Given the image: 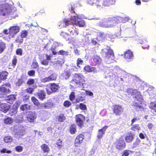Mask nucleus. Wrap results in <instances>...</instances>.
Listing matches in <instances>:
<instances>
[{
  "label": "nucleus",
  "instance_id": "obj_24",
  "mask_svg": "<svg viewBox=\"0 0 156 156\" xmlns=\"http://www.w3.org/2000/svg\"><path fill=\"white\" fill-rule=\"evenodd\" d=\"M83 139L84 136L83 134L79 135L76 137L75 140V144L82 143Z\"/></svg>",
  "mask_w": 156,
  "mask_h": 156
},
{
  "label": "nucleus",
  "instance_id": "obj_21",
  "mask_svg": "<svg viewBox=\"0 0 156 156\" xmlns=\"http://www.w3.org/2000/svg\"><path fill=\"white\" fill-rule=\"evenodd\" d=\"M88 3L91 5H95L97 6L98 8L100 7L101 5L100 4V0H87Z\"/></svg>",
  "mask_w": 156,
  "mask_h": 156
},
{
  "label": "nucleus",
  "instance_id": "obj_53",
  "mask_svg": "<svg viewBox=\"0 0 156 156\" xmlns=\"http://www.w3.org/2000/svg\"><path fill=\"white\" fill-rule=\"evenodd\" d=\"M22 50L21 48L18 49L16 51V54L17 55H22Z\"/></svg>",
  "mask_w": 156,
  "mask_h": 156
},
{
  "label": "nucleus",
  "instance_id": "obj_62",
  "mask_svg": "<svg viewBox=\"0 0 156 156\" xmlns=\"http://www.w3.org/2000/svg\"><path fill=\"white\" fill-rule=\"evenodd\" d=\"M62 141L60 140H59L58 141V142H57V144L58 146V147L60 148L62 146Z\"/></svg>",
  "mask_w": 156,
  "mask_h": 156
},
{
  "label": "nucleus",
  "instance_id": "obj_37",
  "mask_svg": "<svg viewBox=\"0 0 156 156\" xmlns=\"http://www.w3.org/2000/svg\"><path fill=\"white\" fill-rule=\"evenodd\" d=\"M4 122L6 124H10L13 122V119L10 117L7 118L4 120Z\"/></svg>",
  "mask_w": 156,
  "mask_h": 156
},
{
  "label": "nucleus",
  "instance_id": "obj_5",
  "mask_svg": "<svg viewBox=\"0 0 156 156\" xmlns=\"http://www.w3.org/2000/svg\"><path fill=\"white\" fill-rule=\"evenodd\" d=\"M82 18H83V15H78L74 13L71 17L72 24L78 25L80 27L84 26L85 23L83 20L81 19Z\"/></svg>",
  "mask_w": 156,
  "mask_h": 156
},
{
  "label": "nucleus",
  "instance_id": "obj_56",
  "mask_svg": "<svg viewBox=\"0 0 156 156\" xmlns=\"http://www.w3.org/2000/svg\"><path fill=\"white\" fill-rule=\"evenodd\" d=\"M34 80L33 79L29 80L27 82V84L29 85H31L34 83Z\"/></svg>",
  "mask_w": 156,
  "mask_h": 156
},
{
  "label": "nucleus",
  "instance_id": "obj_15",
  "mask_svg": "<svg viewBox=\"0 0 156 156\" xmlns=\"http://www.w3.org/2000/svg\"><path fill=\"white\" fill-rule=\"evenodd\" d=\"M58 88V85L53 83L51 84L50 88L49 89H47L46 90L48 94H50L52 92H56L57 91Z\"/></svg>",
  "mask_w": 156,
  "mask_h": 156
},
{
  "label": "nucleus",
  "instance_id": "obj_49",
  "mask_svg": "<svg viewBox=\"0 0 156 156\" xmlns=\"http://www.w3.org/2000/svg\"><path fill=\"white\" fill-rule=\"evenodd\" d=\"M140 141V140L139 138H137L136 141L134 142L133 145L135 147L138 145L139 144Z\"/></svg>",
  "mask_w": 156,
  "mask_h": 156
},
{
  "label": "nucleus",
  "instance_id": "obj_16",
  "mask_svg": "<svg viewBox=\"0 0 156 156\" xmlns=\"http://www.w3.org/2000/svg\"><path fill=\"white\" fill-rule=\"evenodd\" d=\"M10 108V105L6 103L0 104V111L4 113L8 112Z\"/></svg>",
  "mask_w": 156,
  "mask_h": 156
},
{
  "label": "nucleus",
  "instance_id": "obj_1",
  "mask_svg": "<svg viewBox=\"0 0 156 156\" xmlns=\"http://www.w3.org/2000/svg\"><path fill=\"white\" fill-rule=\"evenodd\" d=\"M128 93L129 94L135 95V101L132 104L133 108L137 111H139L142 108L141 102L143 100L142 96L140 92L136 90H133L129 89L128 90Z\"/></svg>",
  "mask_w": 156,
  "mask_h": 156
},
{
  "label": "nucleus",
  "instance_id": "obj_48",
  "mask_svg": "<svg viewBox=\"0 0 156 156\" xmlns=\"http://www.w3.org/2000/svg\"><path fill=\"white\" fill-rule=\"evenodd\" d=\"M59 54L62 55H66L68 54V52L66 51H63L61 50L59 51Z\"/></svg>",
  "mask_w": 156,
  "mask_h": 156
},
{
  "label": "nucleus",
  "instance_id": "obj_44",
  "mask_svg": "<svg viewBox=\"0 0 156 156\" xmlns=\"http://www.w3.org/2000/svg\"><path fill=\"white\" fill-rule=\"evenodd\" d=\"M150 105L151 109L156 112V103H155L152 102L151 103Z\"/></svg>",
  "mask_w": 156,
  "mask_h": 156
},
{
  "label": "nucleus",
  "instance_id": "obj_10",
  "mask_svg": "<svg viewBox=\"0 0 156 156\" xmlns=\"http://www.w3.org/2000/svg\"><path fill=\"white\" fill-rule=\"evenodd\" d=\"M113 112L116 115H120L123 112V109L119 105H115L113 106Z\"/></svg>",
  "mask_w": 156,
  "mask_h": 156
},
{
  "label": "nucleus",
  "instance_id": "obj_61",
  "mask_svg": "<svg viewBox=\"0 0 156 156\" xmlns=\"http://www.w3.org/2000/svg\"><path fill=\"white\" fill-rule=\"evenodd\" d=\"M70 76V74L68 73H66L64 74V76L65 79L66 80L69 79Z\"/></svg>",
  "mask_w": 156,
  "mask_h": 156
},
{
  "label": "nucleus",
  "instance_id": "obj_58",
  "mask_svg": "<svg viewBox=\"0 0 156 156\" xmlns=\"http://www.w3.org/2000/svg\"><path fill=\"white\" fill-rule=\"evenodd\" d=\"M84 100L83 98L82 97H79L76 99V101L77 102H79L80 101H82Z\"/></svg>",
  "mask_w": 156,
  "mask_h": 156
},
{
  "label": "nucleus",
  "instance_id": "obj_50",
  "mask_svg": "<svg viewBox=\"0 0 156 156\" xmlns=\"http://www.w3.org/2000/svg\"><path fill=\"white\" fill-rule=\"evenodd\" d=\"M64 106L65 107H69L71 105V103L69 101H65L64 103Z\"/></svg>",
  "mask_w": 156,
  "mask_h": 156
},
{
  "label": "nucleus",
  "instance_id": "obj_39",
  "mask_svg": "<svg viewBox=\"0 0 156 156\" xmlns=\"http://www.w3.org/2000/svg\"><path fill=\"white\" fill-rule=\"evenodd\" d=\"M125 139L126 141L127 142H130L132 141L133 139V136L131 135L128 136H126Z\"/></svg>",
  "mask_w": 156,
  "mask_h": 156
},
{
  "label": "nucleus",
  "instance_id": "obj_6",
  "mask_svg": "<svg viewBox=\"0 0 156 156\" xmlns=\"http://www.w3.org/2000/svg\"><path fill=\"white\" fill-rule=\"evenodd\" d=\"M84 77L81 74L75 73L74 74L73 80L77 84L80 85L81 88H84L85 85Z\"/></svg>",
  "mask_w": 156,
  "mask_h": 156
},
{
  "label": "nucleus",
  "instance_id": "obj_28",
  "mask_svg": "<svg viewBox=\"0 0 156 156\" xmlns=\"http://www.w3.org/2000/svg\"><path fill=\"white\" fill-rule=\"evenodd\" d=\"M6 99L7 101V102L12 103L13 101L15 100L16 97L13 94L7 96Z\"/></svg>",
  "mask_w": 156,
  "mask_h": 156
},
{
  "label": "nucleus",
  "instance_id": "obj_11",
  "mask_svg": "<svg viewBox=\"0 0 156 156\" xmlns=\"http://www.w3.org/2000/svg\"><path fill=\"white\" fill-rule=\"evenodd\" d=\"M25 133V131L24 128L23 127H20L16 131L14 134L15 137L17 138L22 137Z\"/></svg>",
  "mask_w": 156,
  "mask_h": 156
},
{
  "label": "nucleus",
  "instance_id": "obj_17",
  "mask_svg": "<svg viewBox=\"0 0 156 156\" xmlns=\"http://www.w3.org/2000/svg\"><path fill=\"white\" fill-rule=\"evenodd\" d=\"M72 24L71 19L69 20L65 19L62 21H61L58 23V25L61 27H66L69 24Z\"/></svg>",
  "mask_w": 156,
  "mask_h": 156
},
{
  "label": "nucleus",
  "instance_id": "obj_52",
  "mask_svg": "<svg viewBox=\"0 0 156 156\" xmlns=\"http://www.w3.org/2000/svg\"><path fill=\"white\" fill-rule=\"evenodd\" d=\"M35 73V71L33 70H31L29 71L28 73V74L30 76H33Z\"/></svg>",
  "mask_w": 156,
  "mask_h": 156
},
{
  "label": "nucleus",
  "instance_id": "obj_38",
  "mask_svg": "<svg viewBox=\"0 0 156 156\" xmlns=\"http://www.w3.org/2000/svg\"><path fill=\"white\" fill-rule=\"evenodd\" d=\"M76 131V126L73 125L71 126L70 129V132L72 134H73L75 133Z\"/></svg>",
  "mask_w": 156,
  "mask_h": 156
},
{
  "label": "nucleus",
  "instance_id": "obj_22",
  "mask_svg": "<svg viewBox=\"0 0 156 156\" xmlns=\"http://www.w3.org/2000/svg\"><path fill=\"white\" fill-rule=\"evenodd\" d=\"M108 127V126H105L102 129H100L98 130L97 136V137L98 138H100L102 137L103 134L105 133V131Z\"/></svg>",
  "mask_w": 156,
  "mask_h": 156
},
{
  "label": "nucleus",
  "instance_id": "obj_26",
  "mask_svg": "<svg viewBox=\"0 0 156 156\" xmlns=\"http://www.w3.org/2000/svg\"><path fill=\"white\" fill-rule=\"evenodd\" d=\"M38 98L41 100H42L45 98V93L43 90H41L38 94Z\"/></svg>",
  "mask_w": 156,
  "mask_h": 156
},
{
  "label": "nucleus",
  "instance_id": "obj_46",
  "mask_svg": "<svg viewBox=\"0 0 156 156\" xmlns=\"http://www.w3.org/2000/svg\"><path fill=\"white\" fill-rule=\"evenodd\" d=\"M70 100L73 101L75 98V94L74 92H72L69 95Z\"/></svg>",
  "mask_w": 156,
  "mask_h": 156
},
{
  "label": "nucleus",
  "instance_id": "obj_4",
  "mask_svg": "<svg viewBox=\"0 0 156 156\" xmlns=\"http://www.w3.org/2000/svg\"><path fill=\"white\" fill-rule=\"evenodd\" d=\"M102 53L105 55V60L110 63L113 62L114 59V54L113 50L109 47H107L106 48L102 50Z\"/></svg>",
  "mask_w": 156,
  "mask_h": 156
},
{
  "label": "nucleus",
  "instance_id": "obj_23",
  "mask_svg": "<svg viewBox=\"0 0 156 156\" xmlns=\"http://www.w3.org/2000/svg\"><path fill=\"white\" fill-rule=\"evenodd\" d=\"M71 28L69 29L68 31L72 35H76L78 34V30L76 29V30H73V27H74V24H71Z\"/></svg>",
  "mask_w": 156,
  "mask_h": 156
},
{
  "label": "nucleus",
  "instance_id": "obj_3",
  "mask_svg": "<svg viewBox=\"0 0 156 156\" xmlns=\"http://www.w3.org/2000/svg\"><path fill=\"white\" fill-rule=\"evenodd\" d=\"M16 9H11L10 5L9 4H2L0 5V15L2 16H11L13 18L16 17Z\"/></svg>",
  "mask_w": 156,
  "mask_h": 156
},
{
  "label": "nucleus",
  "instance_id": "obj_47",
  "mask_svg": "<svg viewBox=\"0 0 156 156\" xmlns=\"http://www.w3.org/2000/svg\"><path fill=\"white\" fill-rule=\"evenodd\" d=\"M17 59L16 56H14L12 60V66L13 67H14L16 66V63H17Z\"/></svg>",
  "mask_w": 156,
  "mask_h": 156
},
{
  "label": "nucleus",
  "instance_id": "obj_29",
  "mask_svg": "<svg viewBox=\"0 0 156 156\" xmlns=\"http://www.w3.org/2000/svg\"><path fill=\"white\" fill-rule=\"evenodd\" d=\"M93 61L95 63V64H100L101 62V59L98 56H94L93 57Z\"/></svg>",
  "mask_w": 156,
  "mask_h": 156
},
{
  "label": "nucleus",
  "instance_id": "obj_30",
  "mask_svg": "<svg viewBox=\"0 0 156 156\" xmlns=\"http://www.w3.org/2000/svg\"><path fill=\"white\" fill-rule=\"evenodd\" d=\"M8 73L6 71L2 72L0 73V78L1 80H5L8 75Z\"/></svg>",
  "mask_w": 156,
  "mask_h": 156
},
{
  "label": "nucleus",
  "instance_id": "obj_19",
  "mask_svg": "<svg viewBox=\"0 0 156 156\" xmlns=\"http://www.w3.org/2000/svg\"><path fill=\"white\" fill-rule=\"evenodd\" d=\"M83 70L85 71L88 73L93 72L94 73H96L97 72L96 68L91 67L89 65H87L85 66Z\"/></svg>",
  "mask_w": 156,
  "mask_h": 156
},
{
  "label": "nucleus",
  "instance_id": "obj_2",
  "mask_svg": "<svg viewBox=\"0 0 156 156\" xmlns=\"http://www.w3.org/2000/svg\"><path fill=\"white\" fill-rule=\"evenodd\" d=\"M116 19H117L118 20V21H117V23H125L126 21H129V17H126L122 18L120 16L117 17V18H109L107 20L104 19L101 21L100 22L97 23V25L101 27L105 28L111 27H113V25L110 23V22L111 21L115 20Z\"/></svg>",
  "mask_w": 156,
  "mask_h": 156
},
{
  "label": "nucleus",
  "instance_id": "obj_13",
  "mask_svg": "<svg viewBox=\"0 0 156 156\" xmlns=\"http://www.w3.org/2000/svg\"><path fill=\"white\" fill-rule=\"evenodd\" d=\"M57 78V75L55 73H53L51 75L41 80V82L46 83L48 82L51 80H55Z\"/></svg>",
  "mask_w": 156,
  "mask_h": 156
},
{
  "label": "nucleus",
  "instance_id": "obj_57",
  "mask_svg": "<svg viewBox=\"0 0 156 156\" xmlns=\"http://www.w3.org/2000/svg\"><path fill=\"white\" fill-rule=\"evenodd\" d=\"M34 90L33 88L30 87L28 88L27 89V92L29 94H31L32 93Z\"/></svg>",
  "mask_w": 156,
  "mask_h": 156
},
{
  "label": "nucleus",
  "instance_id": "obj_54",
  "mask_svg": "<svg viewBox=\"0 0 156 156\" xmlns=\"http://www.w3.org/2000/svg\"><path fill=\"white\" fill-rule=\"evenodd\" d=\"M41 64L45 66H47L48 65V62L47 60L44 59L41 62Z\"/></svg>",
  "mask_w": 156,
  "mask_h": 156
},
{
  "label": "nucleus",
  "instance_id": "obj_14",
  "mask_svg": "<svg viewBox=\"0 0 156 156\" xmlns=\"http://www.w3.org/2000/svg\"><path fill=\"white\" fill-rule=\"evenodd\" d=\"M37 116L34 112H30L27 116V120L30 122H33L36 119Z\"/></svg>",
  "mask_w": 156,
  "mask_h": 156
},
{
  "label": "nucleus",
  "instance_id": "obj_32",
  "mask_svg": "<svg viewBox=\"0 0 156 156\" xmlns=\"http://www.w3.org/2000/svg\"><path fill=\"white\" fill-rule=\"evenodd\" d=\"M41 148L44 152H48L49 151L48 146L46 144H43L41 146Z\"/></svg>",
  "mask_w": 156,
  "mask_h": 156
},
{
  "label": "nucleus",
  "instance_id": "obj_7",
  "mask_svg": "<svg viewBox=\"0 0 156 156\" xmlns=\"http://www.w3.org/2000/svg\"><path fill=\"white\" fill-rule=\"evenodd\" d=\"M114 144L115 148L119 150L123 149L126 146L123 137L122 136L116 140Z\"/></svg>",
  "mask_w": 156,
  "mask_h": 156
},
{
  "label": "nucleus",
  "instance_id": "obj_33",
  "mask_svg": "<svg viewBox=\"0 0 156 156\" xmlns=\"http://www.w3.org/2000/svg\"><path fill=\"white\" fill-rule=\"evenodd\" d=\"M66 119V117L63 114H61L58 116V120L59 122H63L65 121Z\"/></svg>",
  "mask_w": 156,
  "mask_h": 156
},
{
  "label": "nucleus",
  "instance_id": "obj_8",
  "mask_svg": "<svg viewBox=\"0 0 156 156\" xmlns=\"http://www.w3.org/2000/svg\"><path fill=\"white\" fill-rule=\"evenodd\" d=\"M10 84L7 83L3 85L0 87V95H4L8 94L10 92Z\"/></svg>",
  "mask_w": 156,
  "mask_h": 156
},
{
  "label": "nucleus",
  "instance_id": "obj_41",
  "mask_svg": "<svg viewBox=\"0 0 156 156\" xmlns=\"http://www.w3.org/2000/svg\"><path fill=\"white\" fill-rule=\"evenodd\" d=\"M31 100L35 105L37 106L39 105V102L38 100L34 97H32L31 98Z\"/></svg>",
  "mask_w": 156,
  "mask_h": 156
},
{
  "label": "nucleus",
  "instance_id": "obj_45",
  "mask_svg": "<svg viewBox=\"0 0 156 156\" xmlns=\"http://www.w3.org/2000/svg\"><path fill=\"white\" fill-rule=\"evenodd\" d=\"M17 111L16 109H12L9 112V114L11 116H13L14 114L17 113Z\"/></svg>",
  "mask_w": 156,
  "mask_h": 156
},
{
  "label": "nucleus",
  "instance_id": "obj_20",
  "mask_svg": "<svg viewBox=\"0 0 156 156\" xmlns=\"http://www.w3.org/2000/svg\"><path fill=\"white\" fill-rule=\"evenodd\" d=\"M133 53L130 50H128L125 54V58L128 61H129V59L133 58Z\"/></svg>",
  "mask_w": 156,
  "mask_h": 156
},
{
  "label": "nucleus",
  "instance_id": "obj_9",
  "mask_svg": "<svg viewBox=\"0 0 156 156\" xmlns=\"http://www.w3.org/2000/svg\"><path fill=\"white\" fill-rule=\"evenodd\" d=\"M9 37H13L14 35L18 33L20 30L19 27L18 26L11 27L9 29Z\"/></svg>",
  "mask_w": 156,
  "mask_h": 156
},
{
  "label": "nucleus",
  "instance_id": "obj_59",
  "mask_svg": "<svg viewBox=\"0 0 156 156\" xmlns=\"http://www.w3.org/2000/svg\"><path fill=\"white\" fill-rule=\"evenodd\" d=\"M80 108L82 110H84L86 109V105L81 103L80 104Z\"/></svg>",
  "mask_w": 156,
  "mask_h": 156
},
{
  "label": "nucleus",
  "instance_id": "obj_31",
  "mask_svg": "<svg viewBox=\"0 0 156 156\" xmlns=\"http://www.w3.org/2000/svg\"><path fill=\"white\" fill-rule=\"evenodd\" d=\"M30 106L28 104H25L20 107V109L23 111H26L30 109Z\"/></svg>",
  "mask_w": 156,
  "mask_h": 156
},
{
  "label": "nucleus",
  "instance_id": "obj_43",
  "mask_svg": "<svg viewBox=\"0 0 156 156\" xmlns=\"http://www.w3.org/2000/svg\"><path fill=\"white\" fill-rule=\"evenodd\" d=\"M131 129L134 131H136V130H139L140 129V127L139 125H133V127L131 128Z\"/></svg>",
  "mask_w": 156,
  "mask_h": 156
},
{
  "label": "nucleus",
  "instance_id": "obj_27",
  "mask_svg": "<svg viewBox=\"0 0 156 156\" xmlns=\"http://www.w3.org/2000/svg\"><path fill=\"white\" fill-rule=\"evenodd\" d=\"M105 37L106 35L104 33L99 32L97 34V39L99 41L104 40Z\"/></svg>",
  "mask_w": 156,
  "mask_h": 156
},
{
  "label": "nucleus",
  "instance_id": "obj_18",
  "mask_svg": "<svg viewBox=\"0 0 156 156\" xmlns=\"http://www.w3.org/2000/svg\"><path fill=\"white\" fill-rule=\"evenodd\" d=\"M100 2L103 5L108 6L115 4V0H100Z\"/></svg>",
  "mask_w": 156,
  "mask_h": 156
},
{
  "label": "nucleus",
  "instance_id": "obj_55",
  "mask_svg": "<svg viewBox=\"0 0 156 156\" xmlns=\"http://www.w3.org/2000/svg\"><path fill=\"white\" fill-rule=\"evenodd\" d=\"M32 67L34 69H36L38 67V63L36 62H34L32 65Z\"/></svg>",
  "mask_w": 156,
  "mask_h": 156
},
{
  "label": "nucleus",
  "instance_id": "obj_12",
  "mask_svg": "<svg viewBox=\"0 0 156 156\" xmlns=\"http://www.w3.org/2000/svg\"><path fill=\"white\" fill-rule=\"evenodd\" d=\"M76 121L77 125L80 126H81L85 120V117L81 114H79L76 116Z\"/></svg>",
  "mask_w": 156,
  "mask_h": 156
},
{
  "label": "nucleus",
  "instance_id": "obj_64",
  "mask_svg": "<svg viewBox=\"0 0 156 156\" xmlns=\"http://www.w3.org/2000/svg\"><path fill=\"white\" fill-rule=\"evenodd\" d=\"M139 137L142 139H144L145 138L144 134L142 133H141L140 134Z\"/></svg>",
  "mask_w": 156,
  "mask_h": 156
},
{
  "label": "nucleus",
  "instance_id": "obj_25",
  "mask_svg": "<svg viewBox=\"0 0 156 156\" xmlns=\"http://www.w3.org/2000/svg\"><path fill=\"white\" fill-rule=\"evenodd\" d=\"M42 108L48 109L53 106V104L51 102H48L45 104L41 105Z\"/></svg>",
  "mask_w": 156,
  "mask_h": 156
},
{
  "label": "nucleus",
  "instance_id": "obj_51",
  "mask_svg": "<svg viewBox=\"0 0 156 156\" xmlns=\"http://www.w3.org/2000/svg\"><path fill=\"white\" fill-rule=\"evenodd\" d=\"M23 148L21 146H17L16 147V150L18 152H21L23 150Z\"/></svg>",
  "mask_w": 156,
  "mask_h": 156
},
{
  "label": "nucleus",
  "instance_id": "obj_60",
  "mask_svg": "<svg viewBox=\"0 0 156 156\" xmlns=\"http://www.w3.org/2000/svg\"><path fill=\"white\" fill-rule=\"evenodd\" d=\"M129 154L128 151L125 150L123 152L122 156H128Z\"/></svg>",
  "mask_w": 156,
  "mask_h": 156
},
{
  "label": "nucleus",
  "instance_id": "obj_63",
  "mask_svg": "<svg viewBox=\"0 0 156 156\" xmlns=\"http://www.w3.org/2000/svg\"><path fill=\"white\" fill-rule=\"evenodd\" d=\"M58 46V44L56 42H55L52 45V49H54L56 47Z\"/></svg>",
  "mask_w": 156,
  "mask_h": 156
},
{
  "label": "nucleus",
  "instance_id": "obj_40",
  "mask_svg": "<svg viewBox=\"0 0 156 156\" xmlns=\"http://www.w3.org/2000/svg\"><path fill=\"white\" fill-rule=\"evenodd\" d=\"M83 63V61L81 58H78L76 61V64L78 67H80V65H82Z\"/></svg>",
  "mask_w": 156,
  "mask_h": 156
},
{
  "label": "nucleus",
  "instance_id": "obj_42",
  "mask_svg": "<svg viewBox=\"0 0 156 156\" xmlns=\"http://www.w3.org/2000/svg\"><path fill=\"white\" fill-rule=\"evenodd\" d=\"M28 34V32L27 30H23L22 31L21 37L22 38L25 37Z\"/></svg>",
  "mask_w": 156,
  "mask_h": 156
},
{
  "label": "nucleus",
  "instance_id": "obj_36",
  "mask_svg": "<svg viewBox=\"0 0 156 156\" xmlns=\"http://www.w3.org/2000/svg\"><path fill=\"white\" fill-rule=\"evenodd\" d=\"M5 47V44L0 40V53H2L4 51Z\"/></svg>",
  "mask_w": 156,
  "mask_h": 156
},
{
  "label": "nucleus",
  "instance_id": "obj_35",
  "mask_svg": "<svg viewBox=\"0 0 156 156\" xmlns=\"http://www.w3.org/2000/svg\"><path fill=\"white\" fill-rule=\"evenodd\" d=\"M1 153H7L10 154L12 152L11 151L8 150V149L6 148H3L1 149L0 150Z\"/></svg>",
  "mask_w": 156,
  "mask_h": 156
},
{
  "label": "nucleus",
  "instance_id": "obj_34",
  "mask_svg": "<svg viewBox=\"0 0 156 156\" xmlns=\"http://www.w3.org/2000/svg\"><path fill=\"white\" fill-rule=\"evenodd\" d=\"M12 137L8 136L4 138V141L6 143H10L12 141Z\"/></svg>",
  "mask_w": 156,
  "mask_h": 156
}]
</instances>
